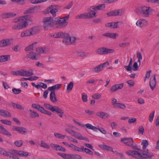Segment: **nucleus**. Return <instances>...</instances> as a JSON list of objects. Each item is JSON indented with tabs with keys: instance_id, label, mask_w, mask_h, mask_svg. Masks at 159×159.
Wrapping results in <instances>:
<instances>
[{
	"instance_id": "f257e3e1",
	"label": "nucleus",
	"mask_w": 159,
	"mask_h": 159,
	"mask_svg": "<svg viewBox=\"0 0 159 159\" xmlns=\"http://www.w3.org/2000/svg\"><path fill=\"white\" fill-rule=\"evenodd\" d=\"M126 153L129 156L138 159H151L154 156L153 154L150 153L148 149L143 150L141 153L136 150H129Z\"/></svg>"
},
{
	"instance_id": "f03ea898",
	"label": "nucleus",
	"mask_w": 159,
	"mask_h": 159,
	"mask_svg": "<svg viewBox=\"0 0 159 159\" xmlns=\"http://www.w3.org/2000/svg\"><path fill=\"white\" fill-rule=\"evenodd\" d=\"M61 86V84H57L48 88V90L51 91L50 94V99L51 102L54 103H56L58 101L56 97L55 90H58Z\"/></svg>"
},
{
	"instance_id": "7ed1b4c3",
	"label": "nucleus",
	"mask_w": 159,
	"mask_h": 159,
	"mask_svg": "<svg viewBox=\"0 0 159 159\" xmlns=\"http://www.w3.org/2000/svg\"><path fill=\"white\" fill-rule=\"evenodd\" d=\"M151 12L150 7L144 6L137 8L136 10V12L141 14L144 17H148Z\"/></svg>"
},
{
	"instance_id": "20e7f679",
	"label": "nucleus",
	"mask_w": 159,
	"mask_h": 159,
	"mask_svg": "<svg viewBox=\"0 0 159 159\" xmlns=\"http://www.w3.org/2000/svg\"><path fill=\"white\" fill-rule=\"evenodd\" d=\"M64 37L62 41V42L64 44L69 45L71 44H74L76 40V38L72 37L71 38L67 33H64Z\"/></svg>"
},
{
	"instance_id": "39448f33",
	"label": "nucleus",
	"mask_w": 159,
	"mask_h": 159,
	"mask_svg": "<svg viewBox=\"0 0 159 159\" xmlns=\"http://www.w3.org/2000/svg\"><path fill=\"white\" fill-rule=\"evenodd\" d=\"M96 53L99 55H105L114 52L115 51L113 49H111L105 47H102L97 49L95 51Z\"/></svg>"
},
{
	"instance_id": "423d86ee",
	"label": "nucleus",
	"mask_w": 159,
	"mask_h": 159,
	"mask_svg": "<svg viewBox=\"0 0 159 159\" xmlns=\"http://www.w3.org/2000/svg\"><path fill=\"white\" fill-rule=\"evenodd\" d=\"M44 106L46 109L50 110L52 112H56L57 113L64 114L63 111L57 106H52L50 104L47 103H44Z\"/></svg>"
},
{
	"instance_id": "0eeeda50",
	"label": "nucleus",
	"mask_w": 159,
	"mask_h": 159,
	"mask_svg": "<svg viewBox=\"0 0 159 159\" xmlns=\"http://www.w3.org/2000/svg\"><path fill=\"white\" fill-rule=\"evenodd\" d=\"M58 6L57 5H52L48 7L44 11L47 14L51 13L52 14L53 17L56 15V13L58 11L57 7Z\"/></svg>"
},
{
	"instance_id": "6e6552de",
	"label": "nucleus",
	"mask_w": 159,
	"mask_h": 159,
	"mask_svg": "<svg viewBox=\"0 0 159 159\" xmlns=\"http://www.w3.org/2000/svg\"><path fill=\"white\" fill-rule=\"evenodd\" d=\"M43 21L44 23L43 27L45 29L54 24L53 17H44Z\"/></svg>"
},
{
	"instance_id": "1a4fd4ad",
	"label": "nucleus",
	"mask_w": 159,
	"mask_h": 159,
	"mask_svg": "<svg viewBox=\"0 0 159 159\" xmlns=\"http://www.w3.org/2000/svg\"><path fill=\"white\" fill-rule=\"evenodd\" d=\"M54 24L58 25V27L62 28L66 26L68 24V22H65V20L62 18H56L54 20Z\"/></svg>"
},
{
	"instance_id": "9d476101",
	"label": "nucleus",
	"mask_w": 159,
	"mask_h": 159,
	"mask_svg": "<svg viewBox=\"0 0 159 159\" xmlns=\"http://www.w3.org/2000/svg\"><path fill=\"white\" fill-rule=\"evenodd\" d=\"M121 141L129 146L133 148L134 149L139 150V149L136 148V146H134L133 144L134 141L132 138H122L121 139Z\"/></svg>"
},
{
	"instance_id": "9b49d317",
	"label": "nucleus",
	"mask_w": 159,
	"mask_h": 159,
	"mask_svg": "<svg viewBox=\"0 0 159 159\" xmlns=\"http://www.w3.org/2000/svg\"><path fill=\"white\" fill-rule=\"evenodd\" d=\"M13 152H9L5 151L3 149L0 147V154L7 157L12 158L13 159H19V158L13 153Z\"/></svg>"
},
{
	"instance_id": "f8f14e48",
	"label": "nucleus",
	"mask_w": 159,
	"mask_h": 159,
	"mask_svg": "<svg viewBox=\"0 0 159 159\" xmlns=\"http://www.w3.org/2000/svg\"><path fill=\"white\" fill-rule=\"evenodd\" d=\"M12 130L14 131H17L19 133L23 134H26L27 133L26 129L23 127L13 126Z\"/></svg>"
},
{
	"instance_id": "ddd939ff",
	"label": "nucleus",
	"mask_w": 159,
	"mask_h": 159,
	"mask_svg": "<svg viewBox=\"0 0 159 159\" xmlns=\"http://www.w3.org/2000/svg\"><path fill=\"white\" fill-rule=\"evenodd\" d=\"M12 152L20 157H27L29 154L28 152H25L22 150L19 151L14 149L12 150Z\"/></svg>"
},
{
	"instance_id": "4468645a",
	"label": "nucleus",
	"mask_w": 159,
	"mask_h": 159,
	"mask_svg": "<svg viewBox=\"0 0 159 159\" xmlns=\"http://www.w3.org/2000/svg\"><path fill=\"white\" fill-rule=\"evenodd\" d=\"M156 75H154L153 77L152 76L150 78L149 82V86L151 89L152 91L154 90L156 86Z\"/></svg>"
},
{
	"instance_id": "2eb2a0df",
	"label": "nucleus",
	"mask_w": 159,
	"mask_h": 159,
	"mask_svg": "<svg viewBox=\"0 0 159 159\" xmlns=\"http://www.w3.org/2000/svg\"><path fill=\"white\" fill-rule=\"evenodd\" d=\"M27 25V22L26 21H25L23 23H22L19 24L14 25L12 27V29L15 30L22 29L23 28L26 27Z\"/></svg>"
},
{
	"instance_id": "dca6fc26",
	"label": "nucleus",
	"mask_w": 159,
	"mask_h": 159,
	"mask_svg": "<svg viewBox=\"0 0 159 159\" xmlns=\"http://www.w3.org/2000/svg\"><path fill=\"white\" fill-rule=\"evenodd\" d=\"M81 156L78 154H67L66 159H81Z\"/></svg>"
},
{
	"instance_id": "f3484780",
	"label": "nucleus",
	"mask_w": 159,
	"mask_h": 159,
	"mask_svg": "<svg viewBox=\"0 0 159 159\" xmlns=\"http://www.w3.org/2000/svg\"><path fill=\"white\" fill-rule=\"evenodd\" d=\"M0 133L3 135H5L7 136H11V134L5 129L2 125H0Z\"/></svg>"
},
{
	"instance_id": "a211bd4d",
	"label": "nucleus",
	"mask_w": 159,
	"mask_h": 159,
	"mask_svg": "<svg viewBox=\"0 0 159 159\" xmlns=\"http://www.w3.org/2000/svg\"><path fill=\"white\" fill-rule=\"evenodd\" d=\"M41 8L40 6H38L37 7H32L29 8L28 9L26 10L24 12V14H26L29 13H33L34 12L35 9L39 10Z\"/></svg>"
},
{
	"instance_id": "6ab92c4d",
	"label": "nucleus",
	"mask_w": 159,
	"mask_h": 159,
	"mask_svg": "<svg viewBox=\"0 0 159 159\" xmlns=\"http://www.w3.org/2000/svg\"><path fill=\"white\" fill-rule=\"evenodd\" d=\"M102 36L115 39L118 36V34L116 33L108 32L102 34Z\"/></svg>"
},
{
	"instance_id": "aec40b11",
	"label": "nucleus",
	"mask_w": 159,
	"mask_h": 159,
	"mask_svg": "<svg viewBox=\"0 0 159 159\" xmlns=\"http://www.w3.org/2000/svg\"><path fill=\"white\" fill-rule=\"evenodd\" d=\"M39 55L38 54H36L35 52H31L27 54V57L28 58L31 59L33 60L38 59L37 57Z\"/></svg>"
},
{
	"instance_id": "412c9836",
	"label": "nucleus",
	"mask_w": 159,
	"mask_h": 159,
	"mask_svg": "<svg viewBox=\"0 0 159 159\" xmlns=\"http://www.w3.org/2000/svg\"><path fill=\"white\" fill-rule=\"evenodd\" d=\"M0 115L4 117H11V113L7 110L0 109Z\"/></svg>"
},
{
	"instance_id": "4be33fe9",
	"label": "nucleus",
	"mask_w": 159,
	"mask_h": 159,
	"mask_svg": "<svg viewBox=\"0 0 159 159\" xmlns=\"http://www.w3.org/2000/svg\"><path fill=\"white\" fill-rule=\"evenodd\" d=\"M96 115L102 119L107 118L109 116L107 113L102 111L97 112L96 113Z\"/></svg>"
},
{
	"instance_id": "5701e85b",
	"label": "nucleus",
	"mask_w": 159,
	"mask_h": 159,
	"mask_svg": "<svg viewBox=\"0 0 159 159\" xmlns=\"http://www.w3.org/2000/svg\"><path fill=\"white\" fill-rule=\"evenodd\" d=\"M65 131L68 132V133L71 134V135L75 137V138L77 135V134H79L78 133H77L75 131L68 128H66L65 129Z\"/></svg>"
},
{
	"instance_id": "b1692460",
	"label": "nucleus",
	"mask_w": 159,
	"mask_h": 159,
	"mask_svg": "<svg viewBox=\"0 0 159 159\" xmlns=\"http://www.w3.org/2000/svg\"><path fill=\"white\" fill-rule=\"evenodd\" d=\"M36 51L38 53H45L48 52V49L45 47L43 48L42 47H39L36 48Z\"/></svg>"
},
{
	"instance_id": "393cba45",
	"label": "nucleus",
	"mask_w": 159,
	"mask_h": 159,
	"mask_svg": "<svg viewBox=\"0 0 159 159\" xmlns=\"http://www.w3.org/2000/svg\"><path fill=\"white\" fill-rule=\"evenodd\" d=\"M30 30L31 35L36 34L39 33V31L38 27L37 26L33 27Z\"/></svg>"
},
{
	"instance_id": "a878e982",
	"label": "nucleus",
	"mask_w": 159,
	"mask_h": 159,
	"mask_svg": "<svg viewBox=\"0 0 159 159\" xmlns=\"http://www.w3.org/2000/svg\"><path fill=\"white\" fill-rule=\"evenodd\" d=\"M98 146L101 148L106 150L109 151L114 152L113 150V148L112 147L106 145H99Z\"/></svg>"
},
{
	"instance_id": "bb28decb",
	"label": "nucleus",
	"mask_w": 159,
	"mask_h": 159,
	"mask_svg": "<svg viewBox=\"0 0 159 159\" xmlns=\"http://www.w3.org/2000/svg\"><path fill=\"white\" fill-rule=\"evenodd\" d=\"M88 13H87L83 14H81L77 16L75 18L76 19H88Z\"/></svg>"
},
{
	"instance_id": "cd10ccee",
	"label": "nucleus",
	"mask_w": 159,
	"mask_h": 159,
	"mask_svg": "<svg viewBox=\"0 0 159 159\" xmlns=\"http://www.w3.org/2000/svg\"><path fill=\"white\" fill-rule=\"evenodd\" d=\"M29 111H30V117L31 118H34L39 117V115L34 111H32L30 109L29 110Z\"/></svg>"
},
{
	"instance_id": "c85d7f7f",
	"label": "nucleus",
	"mask_w": 159,
	"mask_h": 159,
	"mask_svg": "<svg viewBox=\"0 0 159 159\" xmlns=\"http://www.w3.org/2000/svg\"><path fill=\"white\" fill-rule=\"evenodd\" d=\"M102 65H100L98 66L97 67L93 68L92 69V71L93 72L96 73H99L103 70Z\"/></svg>"
},
{
	"instance_id": "c756f323",
	"label": "nucleus",
	"mask_w": 159,
	"mask_h": 159,
	"mask_svg": "<svg viewBox=\"0 0 159 159\" xmlns=\"http://www.w3.org/2000/svg\"><path fill=\"white\" fill-rule=\"evenodd\" d=\"M30 31V30L29 29L22 32L21 34V37H24L31 36V35Z\"/></svg>"
},
{
	"instance_id": "7c9ffc66",
	"label": "nucleus",
	"mask_w": 159,
	"mask_h": 159,
	"mask_svg": "<svg viewBox=\"0 0 159 159\" xmlns=\"http://www.w3.org/2000/svg\"><path fill=\"white\" fill-rule=\"evenodd\" d=\"M146 22V21L144 20L140 19L137 21L136 23V25L139 27H142L144 26V23Z\"/></svg>"
},
{
	"instance_id": "2f4dec72",
	"label": "nucleus",
	"mask_w": 159,
	"mask_h": 159,
	"mask_svg": "<svg viewBox=\"0 0 159 159\" xmlns=\"http://www.w3.org/2000/svg\"><path fill=\"white\" fill-rule=\"evenodd\" d=\"M132 58H130L129 65L128 66H125L124 68L128 71H132Z\"/></svg>"
},
{
	"instance_id": "473e14b6",
	"label": "nucleus",
	"mask_w": 159,
	"mask_h": 159,
	"mask_svg": "<svg viewBox=\"0 0 159 159\" xmlns=\"http://www.w3.org/2000/svg\"><path fill=\"white\" fill-rule=\"evenodd\" d=\"M64 33L62 32H59L56 34V35L53 34L52 35V36L54 37L55 38H61L63 39L64 37Z\"/></svg>"
},
{
	"instance_id": "72a5a7b5",
	"label": "nucleus",
	"mask_w": 159,
	"mask_h": 159,
	"mask_svg": "<svg viewBox=\"0 0 159 159\" xmlns=\"http://www.w3.org/2000/svg\"><path fill=\"white\" fill-rule=\"evenodd\" d=\"M11 105L14 108H17V109L20 110H24V109L23 107L19 104H16L15 103L12 102Z\"/></svg>"
},
{
	"instance_id": "f704fd0d",
	"label": "nucleus",
	"mask_w": 159,
	"mask_h": 159,
	"mask_svg": "<svg viewBox=\"0 0 159 159\" xmlns=\"http://www.w3.org/2000/svg\"><path fill=\"white\" fill-rule=\"evenodd\" d=\"M84 126H86L87 128L88 129L93 130L94 131H97V127L94 126L90 124H87L84 125Z\"/></svg>"
},
{
	"instance_id": "c9c22d12",
	"label": "nucleus",
	"mask_w": 159,
	"mask_h": 159,
	"mask_svg": "<svg viewBox=\"0 0 159 159\" xmlns=\"http://www.w3.org/2000/svg\"><path fill=\"white\" fill-rule=\"evenodd\" d=\"M10 58L9 55H4L0 56V62H4L8 60Z\"/></svg>"
},
{
	"instance_id": "e433bc0d",
	"label": "nucleus",
	"mask_w": 159,
	"mask_h": 159,
	"mask_svg": "<svg viewBox=\"0 0 159 159\" xmlns=\"http://www.w3.org/2000/svg\"><path fill=\"white\" fill-rule=\"evenodd\" d=\"M115 107L122 109H125L126 108V106L122 103H118L115 106Z\"/></svg>"
},
{
	"instance_id": "4c0bfd02",
	"label": "nucleus",
	"mask_w": 159,
	"mask_h": 159,
	"mask_svg": "<svg viewBox=\"0 0 159 159\" xmlns=\"http://www.w3.org/2000/svg\"><path fill=\"white\" fill-rule=\"evenodd\" d=\"M77 136H76V138L79 139L80 140H84L85 141L89 142V139L87 137H84L80 133H79L77 135Z\"/></svg>"
},
{
	"instance_id": "58836bf2",
	"label": "nucleus",
	"mask_w": 159,
	"mask_h": 159,
	"mask_svg": "<svg viewBox=\"0 0 159 159\" xmlns=\"http://www.w3.org/2000/svg\"><path fill=\"white\" fill-rule=\"evenodd\" d=\"M51 147L56 151H60V146L54 143H51L50 144Z\"/></svg>"
},
{
	"instance_id": "ea45409f",
	"label": "nucleus",
	"mask_w": 159,
	"mask_h": 159,
	"mask_svg": "<svg viewBox=\"0 0 159 159\" xmlns=\"http://www.w3.org/2000/svg\"><path fill=\"white\" fill-rule=\"evenodd\" d=\"M7 47L12 45L14 43V39H5Z\"/></svg>"
},
{
	"instance_id": "a19ab883",
	"label": "nucleus",
	"mask_w": 159,
	"mask_h": 159,
	"mask_svg": "<svg viewBox=\"0 0 159 159\" xmlns=\"http://www.w3.org/2000/svg\"><path fill=\"white\" fill-rule=\"evenodd\" d=\"M142 144L143 145V150L145 149L149 145L148 141L146 140H143L142 142Z\"/></svg>"
},
{
	"instance_id": "79ce46f5",
	"label": "nucleus",
	"mask_w": 159,
	"mask_h": 159,
	"mask_svg": "<svg viewBox=\"0 0 159 159\" xmlns=\"http://www.w3.org/2000/svg\"><path fill=\"white\" fill-rule=\"evenodd\" d=\"M82 152H85L86 153H88L90 155H93V152L89 149L84 148V146H82Z\"/></svg>"
},
{
	"instance_id": "37998d69",
	"label": "nucleus",
	"mask_w": 159,
	"mask_h": 159,
	"mask_svg": "<svg viewBox=\"0 0 159 159\" xmlns=\"http://www.w3.org/2000/svg\"><path fill=\"white\" fill-rule=\"evenodd\" d=\"M14 144L18 147H21L23 144V142L22 140L16 141L14 142Z\"/></svg>"
},
{
	"instance_id": "c03bdc74",
	"label": "nucleus",
	"mask_w": 159,
	"mask_h": 159,
	"mask_svg": "<svg viewBox=\"0 0 159 159\" xmlns=\"http://www.w3.org/2000/svg\"><path fill=\"white\" fill-rule=\"evenodd\" d=\"M88 14V18H92L96 17V12H92L89 11V12H87Z\"/></svg>"
},
{
	"instance_id": "a18cd8bd",
	"label": "nucleus",
	"mask_w": 159,
	"mask_h": 159,
	"mask_svg": "<svg viewBox=\"0 0 159 159\" xmlns=\"http://www.w3.org/2000/svg\"><path fill=\"white\" fill-rule=\"evenodd\" d=\"M40 146L42 147L47 149H49L50 148L49 146L43 140L41 141V143Z\"/></svg>"
},
{
	"instance_id": "49530a36",
	"label": "nucleus",
	"mask_w": 159,
	"mask_h": 159,
	"mask_svg": "<svg viewBox=\"0 0 159 159\" xmlns=\"http://www.w3.org/2000/svg\"><path fill=\"white\" fill-rule=\"evenodd\" d=\"M37 42L31 44L29 45L25 49V50L26 51H30L33 50V46L34 44H36Z\"/></svg>"
},
{
	"instance_id": "de8ad7c7",
	"label": "nucleus",
	"mask_w": 159,
	"mask_h": 159,
	"mask_svg": "<svg viewBox=\"0 0 159 159\" xmlns=\"http://www.w3.org/2000/svg\"><path fill=\"white\" fill-rule=\"evenodd\" d=\"M74 83L73 82H70L68 85L67 90L68 92H70L73 87Z\"/></svg>"
},
{
	"instance_id": "09e8293b",
	"label": "nucleus",
	"mask_w": 159,
	"mask_h": 159,
	"mask_svg": "<svg viewBox=\"0 0 159 159\" xmlns=\"http://www.w3.org/2000/svg\"><path fill=\"white\" fill-rule=\"evenodd\" d=\"M77 54L80 57H84L88 55L89 54L84 52H77Z\"/></svg>"
},
{
	"instance_id": "8fccbe9b",
	"label": "nucleus",
	"mask_w": 159,
	"mask_h": 159,
	"mask_svg": "<svg viewBox=\"0 0 159 159\" xmlns=\"http://www.w3.org/2000/svg\"><path fill=\"white\" fill-rule=\"evenodd\" d=\"M120 23L122 24V22L119 21L116 22H112L111 24H112V26L111 28L115 29L118 28V25Z\"/></svg>"
},
{
	"instance_id": "3c124183",
	"label": "nucleus",
	"mask_w": 159,
	"mask_h": 159,
	"mask_svg": "<svg viewBox=\"0 0 159 159\" xmlns=\"http://www.w3.org/2000/svg\"><path fill=\"white\" fill-rule=\"evenodd\" d=\"M54 135L56 138L58 139H63L66 137V135H62L60 133H54Z\"/></svg>"
},
{
	"instance_id": "603ef678",
	"label": "nucleus",
	"mask_w": 159,
	"mask_h": 159,
	"mask_svg": "<svg viewBox=\"0 0 159 159\" xmlns=\"http://www.w3.org/2000/svg\"><path fill=\"white\" fill-rule=\"evenodd\" d=\"M0 121L3 124H4L7 125H11V122L9 120H1Z\"/></svg>"
},
{
	"instance_id": "864d4df0",
	"label": "nucleus",
	"mask_w": 159,
	"mask_h": 159,
	"mask_svg": "<svg viewBox=\"0 0 159 159\" xmlns=\"http://www.w3.org/2000/svg\"><path fill=\"white\" fill-rule=\"evenodd\" d=\"M6 44L5 39L0 41V47H6Z\"/></svg>"
},
{
	"instance_id": "5fc2aeb1",
	"label": "nucleus",
	"mask_w": 159,
	"mask_h": 159,
	"mask_svg": "<svg viewBox=\"0 0 159 159\" xmlns=\"http://www.w3.org/2000/svg\"><path fill=\"white\" fill-rule=\"evenodd\" d=\"M144 132V129L143 126H140L138 128V133L139 134H143Z\"/></svg>"
},
{
	"instance_id": "6e6d98bb",
	"label": "nucleus",
	"mask_w": 159,
	"mask_h": 159,
	"mask_svg": "<svg viewBox=\"0 0 159 159\" xmlns=\"http://www.w3.org/2000/svg\"><path fill=\"white\" fill-rule=\"evenodd\" d=\"M12 91L15 94H19L21 92V89H17L15 88H13L12 89Z\"/></svg>"
},
{
	"instance_id": "4d7b16f0",
	"label": "nucleus",
	"mask_w": 159,
	"mask_h": 159,
	"mask_svg": "<svg viewBox=\"0 0 159 159\" xmlns=\"http://www.w3.org/2000/svg\"><path fill=\"white\" fill-rule=\"evenodd\" d=\"M139 69L138 63L137 62H135L134 63L133 67H132V70L134 71L137 70Z\"/></svg>"
},
{
	"instance_id": "13d9d810",
	"label": "nucleus",
	"mask_w": 159,
	"mask_h": 159,
	"mask_svg": "<svg viewBox=\"0 0 159 159\" xmlns=\"http://www.w3.org/2000/svg\"><path fill=\"white\" fill-rule=\"evenodd\" d=\"M97 129L99 130L103 134H105L107 133L106 130L103 128L98 126V127H97Z\"/></svg>"
},
{
	"instance_id": "bf43d9fd",
	"label": "nucleus",
	"mask_w": 159,
	"mask_h": 159,
	"mask_svg": "<svg viewBox=\"0 0 159 159\" xmlns=\"http://www.w3.org/2000/svg\"><path fill=\"white\" fill-rule=\"evenodd\" d=\"M82 98L83 101L85 102H87L88 101L87 95L84 93L82 95Z\"/></svg>"
},
{
	"instance_id": "052dcab7",
	"label": "nucleus",
	"mask_w": 159,
	"mask_h": 159,
	"mask_svg": "<svg viewBox=\"0 0 159 159\" xmlns=\"http://www.w3.org/2000/svg\"><path fill=\"white\" fill-rule=\"evenodd\" d=\"M152 72V70H150L149 71H147L146 74L145 79L144 80V82L146 81V80L148 79L150 77V74Z\"/></svg>"
},
{
	"instance_id": "680f3d73",
	"label": "nucleus",
	"mask_w": 159,
	"mask_h": 159,
	"mask_svg": "<svg viewBox=\"0 0 159 159\" xmlns=\"http://www.w3.org/2000/svg\"><path fill=\"white\" fill-rule=\"evenodd\" d=\"M155 111H153L152 113H151L149 116V121L150 122H152L153 120L154 117Z\"/></svg>"
},
{
	"instance_id": "e2e57ef3",
	"label": "nucleus",
	"mask_w": 159,
	"mask_h": 159,
	"mask_svg": "<svg viewBox=\"0 0 159 159\" xmlns=\"http://www.w3.org/2000/svg\"><path fill=\"white\" fill-rule=\"evenodd\" d=\"M101 96L100 94L95 93L92 95V98L94 99H98L100 98Z\"/></svg>"
},
{
	"instance_id": "0e129e2a",
	"label": "nucleus",
	"mask_w": 159,
	"mask_h": 159,
	"mask_svg": "<svg viewBox=\"0 0 159 159\" xmlns=\"http://www.w3.org/2000/svg\"><path fill=\"white\" fill-rule=\"evenodd\" d=\"M116 16H121L122 14V11L121 10H115Z\"/></svg>"
},
{
	"instance_id": "69168bd1",
	"label": "nucleus",
	"mask_w": 159,
	"mask_h": 159,
	"mask_svg": "<svg viewBox=\"0 0 159 159\" xmlns=\"http://www.w3.org/2000/svg\"><path fill=\"white\" fill-rule=\"evenodd\" d=\"M126 82L129 85L130 87L133 86L134 84V82L132 80H129Z\"/></svg>"
},
{
	"instance_id": "338daca9",
	"label": "nucleus",
	"mask_w": 159,
	"mask_h": 159,
	"mask_svg": "<svg viewBox=\"0 0 159 159\" xmlns=\"http://www.w3.org/2000/svg\"><path fill=\"white\" fill-rule=\"evenodd\" d=\"M16 13L13 12H7L8 18L14 17L16 16Z\"/></svg>"
},
{
	"instance_id": "774afa93",
	"label": "nucleus",
	"mask_w": 159,
	"mask_h": 159,
	"mask_svg": "<svg viewBox=\"0 0 159 159\" xmlns=\"http://www.w3.org/2000/svg\"><path fill=\"white\" fill-rule=\"evenodd\" d=\"M0 17L3 19L8 18L7 12L2 13L0 15Z\"/></svg>"
}]
</instances>
